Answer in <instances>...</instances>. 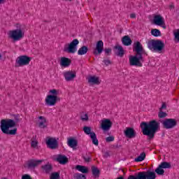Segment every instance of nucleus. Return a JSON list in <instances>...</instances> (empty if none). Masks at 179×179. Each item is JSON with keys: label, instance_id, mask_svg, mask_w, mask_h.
Masks as SVG:
<instances>
[{"label": "nucleus", "instance_id": "0eeeda50", "mask_svg": "<svg viewBox=\"0 0 179 179\" xmlns=\"http://www.w3.org/2000/svg\"><path fill=\"white\" fill-rule=\"evenodd\" d=\"M148 47L149 50H153L157 51V52H161L164 50V43L162 40H155L152 39L148 43Z\"/></svg>", "mask_w": 179, "mask_h": 179}, {"label": "nucleus", "instance_id": "412c9836", "mask_svg": "<svg viewBox=\"0 0 179 179\" xmlns=\"http://www.w3.org/2000/svg\"><path fill=\"white\" fill-rule=\"evenodd\" d=\"M114 50H117L116 55L117 57H120V58H122L125 54V50H124V48L120 45H116L114 46Z\"/></svg>", "mask_w": 179, "mask_h": 179}, {"label": "nucleus", "instance_id": "9d476101", "mask_svg": "<svg viewBox=\"0 0 179 179\" xmlns=\"http://www.w3.org/2000/svg\"><path fill=\"white\" fill-rule=\"evenodd\" d=\"M161 123L163 125V128H164L165 129H172V128L177 127V120L173 118L162 120Z\"/></svg>", "mask_w": 179, "mask_h": 179}, {"label": "nucleus", "instance_id": "dca6fc26", "mask_svg": "<svg viewBox=\"0 0 179 179\" xmlns=\"http://www.w3.org/2000/svg\"><path fill=\"white\" fill-rule=\"evenodd\" d=\"M64 76L66 82H71V80H73L75 78H76V71H69L64 73Z\"/></svg>", "mask_w": 179, "mask_h": 179}, {"label": "nucleus", "instance_id": "7ed1b4c3", "mask_svg": "<svg viewBox=\"0 0 179 179\" xmlns=\"http://www.w3.org/2000/svg\"><path fill=\"white\" fill-rule=\"evenodd\" d=\"M140 128L143 132V135L148 136V139H153L156 132L160 129V123L156 120H150V122H142L140 124Z\"/></svg>", "mask_w": 179, "mask_h": 179}, {"label": "nucleus", "instance_id": "f704fd0d", "mask_svg": "<svg viewBox=\"0 0 179 179\" xmlns=\"http://www.w3.org/2000/svg\"><path fill=\"white\" fill-rule=\"evenodd\" d=\"M61 176H59V172H55L51 174L50 179H59Z\"/></svg>", "mask_w": 179, "mask_h": 179}, {"label": "nucleus", "instance_id": "b1692460", "mask_svg": "<svg viewBox=\"0 0 179 179\" xmlns=\"http://www.w3.org/2000/svg\"><path fill=\"white\" fill-rule=\"evenodd\" d=\"M91 169L93 177H94V178H99V177H100V169L95 166H92Z\"/></svg>", "mask_w": 179, "mask_h": 179}, {"label": "nucleus", "instance_id": "a18cd8bd", "mask_svg": "<svg viewBox=\"0 0 179 179\" xmlns=\"http://www.w3.org/2000/svg\"><path fill=\"white\" fill-rule=\"evenodd\" d=\"M106 142H113L114 141V136H108L106 138Z\"/></svg>", "mask_w": 179, "mask_h": 179}, {"label": "nucleus", "instance_id": "4be33fe9", "mask_svg": "<svg viewBox=\"0 0 179 179\" xmlns=\"http://www.w3.org/2000/svg\"><path fill=\"white\" fill-rule=\"evenodd\" d=\"M122 43L123 45L128 47L131 45V44H132V39H131V37H129V36L126 35L122 38Z\"/></svg>", "mask_w": 179, "mask_h": 179}, {"label": "nucleus", "instance_id": "c03bdc74", "mask_svg": "<svg viewBox=\"0 0 179 179\" xmlns=\"http://www.w3.org/2000/svg\"><path fill=\"white\" fill-rule=\"evenodd\" d=\"M167 108V105H166V103H162V105L161 108H159V111H163V110H166Z\"/></svg>", "mask_w": 179, "mask_h": 179}, {"label": "nucleus", "instance_id": "c85d7f7f", "mask_svg": "<svg viewBox=\"0 0 179 179\" xmlns=\"http://www.w3.org/2000/svg\"><path fill=\"white\" fill-rule=\"evenodd\" d=\"M146 158V153L142 152L140 154L138 157L134 159V162H143L145 159Z\"/></svg>", "mask_w": 179, "mask_h": 179}, {"label": "nucleus", "instance_id": "79ce46f5", "mask_svg": "<svg viewBox=\"0 0 179 179\" xmlns=\"http://www.w3.org/2000/svg\"><path fill=\"white\" fill-rule=\"evenodd\" d=\"M37 145H38V142L37 141H32L31 142V148H37Z\"/></svg>", "mask_w": 179, "mask_h": 179}, {"label": "nucleus", "instance_id": "58836bf2", "mask_svg": "<svg viewBox=\"0 0 179 179\" xmlns=\"http://www.w3.org/2000/svg\"><path fill=\"white\" fill-rule=\"evenodd\" d=\"M173 36L175 37V40L179 41V29L173 31Z\"/></svg>", "mask_w": 179, "mask_h": 179}, {"label": "nucleus", "instance_id": "4c0bfd02", "mask_svg": "<svg viewBox=\"0 0 179 179\" xmlns=\"http://www.w3.org/2000/svg\"><path fill=\"white\" fill-rule=\"evenodd\" d=\"M45 122H47V120H42L41 122H40L38 123L39 128H42V129L47 128V125L45 124Z\"/></svg>", "mask_w": 179, "mask_h": 179}, {"label": "nucleus", "instance_id": "6e6552de", "mask_svg": "<svg viewBox=\"0 0 179 179\" xmlns=\"http://www.w3.org/2000/svg\"><path fill=\"white\" fill-rule=\"evenodd\" d=\"M78 44L79 40L73 39L70 43L64 45V52H69V54H75L78 50Z\"/></svg>", "mask_w": 179, "mask_h": 179}, {"label": "nucleus", "instance_id": "2f4dec72", "mask_svg": "<svg viewBox=\"0 0 179 179\" xmlns=\"http://www.w3.org/2000/svg\"><path fill=\"white\" fill-rule=\"evenodd\" d=\"M155 173L157 176H164V170L160 166V165H159L155 169Z\"/></svg>", "mask_w": 179, "mask_h": 179}, {"label": "nucleus", "instance_id": "864d4df0", "mask_svg": "<svg viewBox=\"0 0 179 179\" xmlns=\"http://www.w3.org/2000/svg\"><path fill=\"white\" fill-rule=\"evenodd\" d=\"M1 58H2V55H1V53H0V59H1Z\"/></svg>", "mask_w": 179, "mask_h": 179}, {"label": "nucleus", "instance_id": "e433bc0d", "mask_svg": "<svg viewBox=\"0 0 179 179\" xmlns=\"http://www.w3.org/2000/svg\"><path fill=\"white\" fill-rule=\"evenodd\" d=\"M167 115H168L167 113L163 112V110H159V112L158 113L159 118H166Z\"/></svg>", "mask_w": 179, "mask_h": 179}, {"label": "nucleus", "instance_id": "ddd939ff", "mask_svg": "<svg viewBox=\"0 0 179 179\" xmlns=\"http://www.w3.org/2000/svg\"><path fill=\"white\" fill-rule=\"evenodd\" d=\"M113 127V122L110 119H104L101 120V128L103 131V132H107V131H110L111 127Z\"/></svg>", "mask_w": 179, "mask_h": 179}, {"label": "nucleus", "instance_id": "37998d69", "mask_svg": "<svg viewBox=\"0 0 179 179\" xmlns=\"http://www.w3.org/2000/svg\"><path fill=\"white\" fill-rule=\"evenodd\" d=\"M81 120L83 121H89V116L87 115V114H85L84 115L81 116Z\"/></svg>", "mask_w": 179, "mask_h": 179}, {"label": "nucleus", "instance_id": "3c124183", "mask_svg": "<svg viewBox=\"0 0 179 179\" xmlns=\"http://www.w3.org/2000/svg\"><path fill=\"white\" fill-rule=\"evenodd\" d=\"M38 119L42 120V121H44V120H46L45 117H44L43 116H39Z\"/></svg>", "mask_w": 179, "mask_h": 179}, {"label": "nucleus", "instance_id": "f257e3e1", "mask_svg": "<svg viewBox=\"0 0 179 179\" xmlns=\"http://www.w3.org/2000/svg\"><path fill=\"white\" fill-rule=\"evenodd\" d=\"M133 52H135L134 55H130L129 57V62L130 66H143V54H146V51L143 49V46L139 41H136L133 44Z\"/></svg>", "mask_w": 179, "mask_h": 179}, {"label": "nucleus", "instance_id": "5701e85b", "mask_svg": "<svg viewBox=\"0 0 179 179\" xmlns=\"http://www.w3.org/2000/svg\"><path fill=\"white\" fill-rule=\"evenodd\" d=\"M56 161L58 162V163H59V164H66V163L68 162V157H66V156L65 155H59L57 156V157L56 158Z\"/></svg>", "mask_w": 179, "mask_h": 179}, {"label": "nucleus", "instance_id": "ea45409f", "mask_svg": "<svg viewBox=\"0 0 179 179\" xmlns=\"http://www.w3.org/2000/svg\"><path fill=\"white\" fill-rule=\"evenodd\" d=\"M103 62L104 65H106V66H108V65H111V64H113L111 60H110L109 59H103Z\"/></svg>", "mask_w": 179, "mask_h": 179}, {"label": "nucleus", "instance_id": "4468645a", "mask_svg": "<svg viewBox=\"0 0 179 179\" xmlns=\"http://www.w3.org/2000/svg\"><path fill=\"white\" fill-rule=\"evenodd\" d=\"M103 50H104V43H103V41H98L96 48L93 50L94 55H100L103 52Z\"/></svg>", "mask_w": 179, "mask_h": 179}, {"label": "nucleus", "instance_id": "a211bd4d", "mask_svg": "<svg viewBox=\"0 0 179 179\" xmlns=\"http://www.w3.org/2000/svg\"><path fill=\"white\" fill-rule=\"evenodd\" d=\"M67 145L69 148H71L73 150H76L78 149L76 147L78 146V140L73 138H69L67 141Z\"/></svg>", "mask_w": 179, "mask_h": 179}, {"label": "nucleus", "instance_id": "6e6d98bb", "mask_svg": "<svg viewBox=\"0 0 179 179\" xmlns=\"http://www.w3.org/2000/svg\"><path fill=\"white\" fill-rule=\"evenodd\" d=\"M1 179H8V178H2Z\"/></svg>", "mask_w": 179, "mask_h": 179}, {"label": "nucleus", "instance_id": "7c9ffc66", "mask_svg": "<svg viewBox=\"0 0 179 179\" xmlns=\"http://www.w3.org/2000/svg\"><path fill=\"white\" fill-rule=\"evenodd\" d=\"M162 169H171V164L167 162H163L159 164Z\"/></svg>", "mask_w": 179, "mask_h": 179}, {"label": "nucleus", "instance_id": "20e7f679", "mask_svg": "<svg viewBox=\"0 0 179 179\" xmlns=\"http://www.w3.org/2000/svg\"><path fill=\"white\" fill-rule=\"evenodd\" d=\"M8 37L13 41H19L24 37V31L22 28V25L17 24V29L8 31Z\"/></svg>", "mask_w": 179, "mask_h": 179}, {"label": "nucleus", "instance_id": "72a5a7b5", "mask_svg": "<svg viewBox=\"0 0 179 179\" xmlns=\"http://www.w3.org/2000/svg\"><path fill=\"white\" fill-rule=\"evenodd\" d=\"M74 179H86V176L82 174V173H75L73 175Z\"/></svg>", "mask_w": 179, "mask_h": 179}, {"label": "nucleus", "instance_id": "09e8293b", "mask_svg": "<svg viewBox=\"0 0 179 179\" xmlns=\"http://www.w3.org/2000/svg\"><path fill=\"white\" fill-rule=\"evenodd\" d=\"M130 17H131V19H135V18L136 17V14H135V13H131V14L130 15Z\"/></svg>", "mask_w": 179, "mask_h": 179}, {"label": "nucleus", "instance_id": "393cba45", "mask_svg": "<svg viewBox=\"0 0 179 179\" xmlns=\"http://www.w3.org/2000/svg\"><path fill=\"white\" fill-rule=\"evenodd\" d=\"M87 51H89V48L87 45H83L78 51V55H85L87 54Z\"/></svg>", "mask_w": 179, "mask_h": 179}, {"label": "nucleus", "instance_id": "5fc2aeb1", "mask_svg": "<svg viewBox=\"0 0 179 179\" xmlns=\"http://www.w3.org/2000/svg\"><path fill=\"white\" fill-rule=\"evenodd\" d=\"M44 22H46V23H48V22H48V21H47V20H45Z\"/></svg>", "mask_w": 179, "mask_h": 179}, {"label": "nucleus", "instance_id": "c756f323", "mask_svg": "<svg viewBox=\"0 0 179 179\" xmlns=\"http://www.w3.org/2000/svg\"><path fill=\"white\" fill-rule=\"evenodd\" d=\"M151 34L152 36H154V37H159L162 36V32H160V30L157 29H152L151 30Z\"/></svg>", "mask_w": 179, "mask_h": 179}, {"label": "nucleus", "instance_id": "de8ad7c7", "mask_svg": "<svg viewBox=\"0 0 179 179\" xmlns=\"http://www.w3.org/2000/svg\"><path fill=\"white\" fill-rule=\"evenodd\" d=\"M103 157L106 159H107V157H110V151H106L103 155Z\"/></svg>", "mask_w": 179, "mask_h": 179}, {"label": "nucleus", "instance_id": "8fccbe9b", "mask_svg": "<svg viewBox=\"0 0 179 179\" xmlns=\"http://www.w3.org/2000/svg\"><path fill=\"white\" fill-rule=\"evenodd\" d=\"M163 29H167V27L166 26V23L164 21V24L161 26Z\"/></svg>", "mask_w": 179, "mask_h": 179}, {"label": "nucleus", "instance_id": "bb28decb", "mask_svg": "<svg viewBox=\"0 0 179 179\" xmlns=\"http://www.w3.org/2000/svg\"><path fill=\"white\" fill-rule=\"evenodd\" d=\"M93 145H95V146H99V140L97 139V136L96 135V133L94 131H92L91 135H90Z\"/></svg>", "mask_w": 179, "mask_h": 179}, {"label": "nucleus", "instance_id": "4d7b16f0", "mask_svg": "<svg viewBox=\"0 0 179 179\" xmlns=\"http://www.w3.org/2000/svg\"><path fill=\"white\" fill-rule=\"evenodd\" d=\"M69 1H72V0H69Z\"/></svg>", "mask_w": 179, "mask_h": 179}, {"label": "nucleus", "instance_id": "cd10ccee", "mask_svg": "<svg viewBox=\"0 0 179 179\" xmlns=\"http://www.w3.org/2000/svg\"><path fill=\"white\" fill-rule=\"evenodd\" d=\"M42 170H44L46 174H48L52 170V165L48 164L41 166Z\"/></svg>", "mask_w": 179, "mask_h": 179}, {"label": "nucleus", "instance_id": "473e14b6", "mask_svg": "<svg viewBox=\"0 0 179 179\" xmlns=\"http://www.w3.org/2000/svg\"><path fill=\"white\" fill-rule=\"evenodd\" d=\"M83 131L86 134V135H92V127H90L85 126L83 128Z\"/></svg>", "mask_w": 179, "mask_h": 179}, {"label": "nucleus", "instance_id": "423d86ee", "mask_svg": "<svg viewBox=\"0 0 179 179\" xmlns=\"http://www.w3.org/2000/svg\"><path fill=\"white\" fill-rule=\"evenodd\" d=\"M156 177L155 171H147L138 172L135 175H130L127 179H156Z\"/></svg>", "mask_w": 179, "mask_h": 179}, {"label": "nucleus", "instance_id": "f03ea898", "mask_svg": "<svg viewBox=\"0 0 179 179\" xmlns=\"http://www.w3.org/2000/svg\"><path fill=\"white\" fill-rule=\"evenodd\" d=\"M20 122V117L19 115H14V120L11 119H3L0 122V129L1 132L5 135H16L17 132V128H14L16 127V124Z\"/></svg>", "mask_w": 179, "mask_h": 179}, {"label": "nucleus", "instance_id": "6ab92c4d", "mask_svg": "<svg viewBox=\"0 0 179 179\" xmlns=\"http://www.w3.org/2000/svg\"><path fill=\"white\" fill-rule=\"evenodd\" d=\"M71 64H72V60H71V59L65 57H61V59H60L61 66H63L64 68H68V66H69Z\"/></svg>", "mask_w": 179, "mask_h": 179}, {"label": "nucleus", "instance_id": "39448f33", "mask_svg": "<svg viewBox=\"0 0 179 179\" xmlns=\"http://www.w3.org/2000/svg\"><path fill=\"white\" fill-rule=\"evenodd\" d=\"M49 93L50 94H48L45 99L46 106H55L58 101H61V98L58 96V91L57 90H50Z\"/></svg>", "mask_w": 179, "mask_h": 179}, {"label": "nucleus", "instance_id": "49530a36", "mask_svg": "<svg viewBox=\"0 0 179 179\" xmlns=\"http://www.w3.org/2000/svg\"><path fill=\"white\" fill-rule=\"evenodd\" d=\"M22 179H33L29 174H24L22 176Z\"/></svg>", "mask_w": 179, "mask_h": 179}, {"label": "nucleus", "instance_id": "9b49d317", "mask_svg": "<svg viewBox=\"0 0 179 179\" xmlns=\"http://www.w3.org/2000/svg\"><path fill=\"white\" fill-rule=\"evenodd\" d=\"M46 145L49 149H57L58 148V141H57V138H52L50 136H48L46 138Z\"/></svg>", "mask_w": 179, "mask_h": 179}, {"label": "nucleus", "instance_id": "f8f14e48", "mask_svg": "<svg viewBox=\"0 0 179 179\" xmlns=\"http://www.w3.org/2000/svg\"><path fill=\"white\" fill-rule=\"evenodd\" d=\"M43 163V160L39 159H29L27 162V164L24 166V167L30 169H36L37 166H40Z\"/></svg>", "mask_w": 179, "mask_h": 179}, {"label": "nucleus", "instance_id": "a878e982", "mask_svg": "<svg viewBox=\"0 0 179 179\" xmlns=\"http://www.w3.org/2000/svg\"><path fill=\"white\" fill-rule=\"evenodd\" d=\"M76 169L78 170V171H80L83 174H87V173H89V169L85 166L77 165L76 166Z\"/></svg>", "mask_w": 179, "mask_h": 179}, {"label": "nucleus", "instance_id": "2eb2a0df", "mask_svg": "<svg viewBox=\"0 0 179 179\" xmlns=\"http://www.w3.org/2000/svg\"><path fill=\"white\" fill-rule=\"evenodd\" d=\"M124 133L126 138H129V139H132V138L136 136V131H135V129L132 127H127Z\"/></svg>", "mask_w": 179, "mask_h": 179}, {"label": "nucleus", "instance_id": "a19ab883", "mask_svg": "<svg viewBox=\"0 0 179 179\" xmlns=\"http://www.w3.org/2000/svg\"><path fill=\"white\" fill-rule=\"evenodd\" d=\"M105 51V54H106V55L108 57L110 55H111V48H105L104 49Z\"/></svg>", "mask_w": 179, "mask_h": 179}, {"label": "nucleus", "instance_id": "603ef678", "mask_svg": "<svg viewBox=\"0 0 179 179\" xmlns=\"http://www.w3.org/2000/svg\"><path fill=\"white\" fill-rule=\"evenodd\" d=\"M1 3H5V0H0V5Z\"/></svg>", "mask_w": 179, "mask_h": 179}, {"label": "nucleus", "instance_id": "aec40b11", "mask_svg": "<svg viewBox=\"0 0 179 179\" xmlns=\"http://www.w3.org/2000/svg\"><path fill=\"white\" fill-rule=\"evenodd\" d=\"M88 83H91V85H100L101 80L96 76H91L88 78Z\"/></svg>", "mask_w": 179, "mask_h": 179}, {"label": "nucleus", "instance_id": "c9c22d12", "mask_svg": "<svg viewBox=\"0 0 179 179\" xmlns=\"http://www.w3.org/2000/svg\"><path fill=\"white\" fill-rule=\"evenodd\" d=\"M83 159L85 163H90V162H92V156L87 155V154L86 156H83Z\"/></svg>", "mask_w": 179, "mask_h": 179}, {"label": "nucleus", "instance_id": "1a4fd4ad", "mask_svg": "<svg viewBox=\"0 0 179 179\" xmlns=\"http://www.w3.org/2000/svg\"><path fill=\"white\" fill-rule=\"evenodd\" d=\"M31 61V57L27 55H21L18 57L15 61V68L19 66H24V65H29Z\"/></svg>", "mask_w": 179, "mask_h": 179}, {"label": "nucleus", "instance_id": "f3484780", "mask_svg": "<svg viewBox=\"0 0 179 179\" xmlns=\"http://www.w3.org/2000/svg\"><path fill=\"white\" fill-rule=\"evenodd\" d=\"M153 23L154 24H156V26H162V24H164V18L160 15H156L154 16Z\"/></svg>", "mask_w": 179, "mask_h": 179}]
</instances>
